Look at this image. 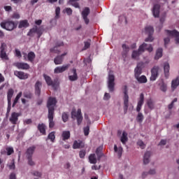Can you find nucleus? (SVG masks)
<instances>
[{
  "instance_id": "nucleus-17",
  "label": "nucleus",
  "mask_w": 179,
  "mask_h": 179,
  "mask_svg": "<svg viewBox=\"0 0 179 179\" xmlns=\"http://www.w3.org/2000/svg\"><path fill=\"white\" fill-rule=\"evenodd\" d=\"M144 99H145V96L143 94H141L138 101L137 108H136V111H138V113L141 111V108H142V106H143Z\"/></svg>"
},
{
  "instance_id": "nucleus-21",
  "label": "nucleus",
  "mask_w": 179,
  "mask_h": 179,
  "mask_svg": "<svg viewBox=\"0 0 179 179\" xmlns=\"http://www.w3.org/2000/svg\"><path fill=\"white\" fill-rule=\"evenodd\" d=\"M19 117H20V113L14 112L11 114V117H10V121L13 124H16V122H17V120H19Z\"/></svg>"
},
{
  "instance_id": "nucleus-46",
  "label": "nucleus",
  "mask_w": 179,
  "mask_h": 179,
  "mask_svg": "<svg viewBox=\"0 0 179 179\" xmlns=\"http://www.w3.org/2000/svg\"><path fill=\"white\" fill-rule=\"evenodd\" d=\"M33 176L35 177H38L39 178H41V176H43V173L38 171H35L32 173Z\"/></svg>"
},
{
  "instance_id": "nucleus-61",
  "label": "nucleus",
  "mask_w": 179,
  "mask_h": 179,
  "mask_svg": "<svg viewBox=\"0 0 179 179\" xmlns=\"http://www.w3.org/2000/svg\"><path fill=\"white\" fill-rule=\"evenodd\" d=\"M24 97H26L27 99H31V94L29 93V94H24Z\"/></svg>"
},
{
  "instance_id": "nucleus-22",
  "label": "nucleus",
  "mask_w": 179,
  "mask_h": 179,
  "mask_svg": "<svg viewBox=\"0 0 179 179\" xmlns=\"http://www.w3.org/2000/svg\"><path fill=\"white\" fill-rule=\"evenodd\" d=\"M15 66L18 68V69H30V66L27 63H15Z\"/></svg>"
},
{
  "instance_id": "nucleus-23",
  "label": "nucleus",
  "mask_w": 179,
  "mask_h": 179,
  "mask_svg": "<svg viewBox=\"0 0 179 179\" xmlns=\"http://www.w3.org/2000/svg\"><path fill=\"white\" fill-rule=\"evenodd\" d=\"M48 118L49 120V128H54L55 122H54V113H48Z\"/></svg>"
},
{
  "instance_id": "nucleus-7",
  "label": "nucleus",
  "mask_w": 179,
  "mask_h": 179,
  "mask_svg": "<svg viewBox=\"0 0 179 179\" xmlns=\"http://www.w3.org/2000/svg\"><path fill=\"white\" fill-rule=\"evenodd\" d=\"M43 77L48 86H52L53 89H57L58 87L59 83L57 81H52L51 77L47 76L46 74H44Z\"/></svg>"
},
{
  "instance_id": "nucleus-44",
  "label": "nucleus",
  "mask_w": 179,
  "mask_h": 179,
  "mask_svg": "<svg viewBox=\"0 0 179 179\" xmlns=\"http://www.w3.org/2000/svg\"><path fill=\"white\" fill-rule=\"evenodd\" d=\"M137 145L138 146H139L141 149H145V148H146V145H145V143H143V141L139 140L137 142Z\"/></svg>"
},
{
  "instance_id": "nucleus-52",
  "label": "nucleus",
  "mask_w": 179,
  "mask_h": 179,
  "mask_svg": "<svg viewBox=\"0 0 179 179\" xmlns=\"http://www.w3.org/2000/svg\"><path fill=\"white\" fill-rule=\"evenodd\" d=\"M90 40H89L87 42H85V46H84V50H87L90 47Z\"/></svg>"
},
{
  "instance_id": "nucleus-50",
  "label": "nucleus",
  "mask_w": 179,
  "mask_h": 179,
  "mask_svg": "<svg viewBox=\"0 0 179 179\" xmlns=\"http://www.w3.org/2000/svg\"><path fill=\"white\" fill-rule=\"evenodd\" d=\"M11 18L12 19H20V15H19V13H14L11 15Z\"/></svg>"
},
{
  "instance_id": "nucleus-10",
  "label": "nucleus",
  "mask_w": 179,
  "mask_h": 179,
  "mask_svg": "<svg viewBox=\"0 0 179 179\" xmlns=\"http://www.w3.org/2000/svg\"><path fill=\"white\" fill-rule=\"evenodd\" d=\"M154 30L153 27L150 26H148L145 27V34H148V38H145V41H153L154 38L153 36H152V34H153Z\"/></svg>"
},
{
  "instance_id": "nucleus-26",
  "label": "nucleus",
  "mask_w": 179,
  "mask_h": 179,
  "mask_svg": "<svg viewBox=\"0 0 179 179\" xmlns=\"http://www.w3.org/2000/svg\"><path fill=\"white\" fill-rule=\"evenodd\" d=\"M34 150H36V147L34 146L29 147L27 150V152H26L27 157H32L33 153H34Z\"/></svg>"
},
{
  "instance_id": "nucleus-54",
  "label": "nucleus",
  "mask_w": 179,
  "mask_h": 179,
  "mask_svg": "<svg viewBox=\"0 0 179 179\" xmlns=\"http://www.w3.org/2000/svg\"><path fill=\"white\" fill-rule=\"evenodd\" d=\"M79 156H80V159H84L85 156H86V152H85L83 150L80 151Z\"/></svg>"
},
{
  "instance_id": "nucleus-63",
  "label": "nucleus",
  "mask_w": 179,
  "mask_h": 179,
  "mask_svg": "<svg viewBox=\"0 0 179 179\" xmlns=\"http://www.w3.org/2000/svg\"><path fill=\"white\" fill-rule=\"evenodd\" d=\"M10 179H16V174L15 173H11L10 175Z\"/></svg>"
},
{
  "instance_id": "nucleus-8",
  "label": "nucleus",
  "mask_w": 179,
  "mask_h": 179,
  "mask_svg": "<svg viewBox=\"0 0 179 179\" xmlns=\"http://www.w3.org/2000/svg\"><path fill=\"white\" fill-rule=\"evenodd\" d=\"M81 15L85 24H89L90 20L87 18V16L90 15V8H89V7H85L82 11Z\"/></svg>"
},
{
  "instance_id": "nucleus-56",
  "label": "nucleus",
  "mask_w": 179,
  "mask_h": 179,
  "mask_svg": "<svg viewBox=\"0 0 179 179\" xmlns=\"http://www.w3.org/2000/svg\"><path fill=\"white\" fill-rule=\"evenodd\" d=\"M15 55L16 57H17L18 58L22 57V53L19 51V50L16 49L15 50Z\"/></svg>"
},
{
  "instance_id": "nucleus-1",
  "label": "nucleus",
  "mask_w": 179,
  "mask_h": 179,
  "mask_svg": "<svg viewBox=\"0 0 179 179\" xmlns=\"http://www.w3.org/2000/svg\"><path fill=\"white\" fill-rule=\"evenodd\" d=\"M145 50H147L148 52H152V51H153V47H152V45H149L148 47V44L143 43L139 47L138 51H133L131 54V58H133V59H138V58H139V55H141V54H142Z\"/></svg>"
},
{
  "instance_id": "nucleus-48",
  "label": "nucleus",
  "mask_w": 179,
  "mask_h": 179,
  "mask_svg": "<svg viewBox=\"0 0 179 179\" xmlns=\"http://www.w3.org/2000/svg\"><path fill=\"white\" fill-rule=\"evenodd\" d=\"M55 13H56L55 19H59V13H61V8L59 7L56 8Z\"/></svg>"
},
{
  "instance_id": "nucleus-32",
  "label": "nucleus",
  "mask_w": 179,
  "mask_h": 179,
  "mask_svg": "<svg viewBox=\"0 0 179 179\" xmlns=\"http://www.w3.org/2000/svg\"><path fill=\"white\" fill-rule=\"evenodd\" d=\"M89 161L91 164H96L97 163V159L96 158V155L94 154H91L89 156Z\"/></svg>"
},
{
  "instance_id": "nucleus-36",
  "label": "nucleus",
  "mask_w": 179,
  "mask_h": 179,
  "mask_svg": "<svg viewBox=\"0 0 179 179\" xmlns=\"http://www.w3.org/2000/svg\"><path fill=\"white\" fill-rule=\"evenodd\" d=\"M150 157V152H145L143 158V163L144 164H148L149 163L150 160L149 158Z\"/></svg>"
},
{
  "instance_id": "nucleus-14",
  "label": "nucleus",
  "mask_w": 179,
  "mask_h": 179,
  "mask_svg": "<svg viewBox=\"0 0 179 179\" xmlns=\"http://www.w3.org/2000/svg\"><path fill=\"white\" fill-rule=\"evenodd\" d=\"M71 66L69 64H66L62 66H57L55 69L54 72L55 73H62V72H65V71H67Z\"/></svg>"
},
{
  "instance_id": "nucleus-28",
  "label": "nucleus",
  "mask_w": 179,
  "mask_h": 179,
  "mask_svg": "<svg viewBox=\"0 0 179 179\" xmlns=\"http://www.w3.org/2000/svg\"><path fill=\"white\" fill-rule=\"evenodd\" d=\"M14 91L13 89H9L7 92V99H8V106H10V101L12 100V97L13 96Z\"/></svg>"
},
{
  "instance_id": "nucleus-62",
  "label": "nucleus",
  "mask_w": 179,
  "mask_h": 179,
  "mask_svg": "<svg viewBox=\"0 0 179 179\" xmlns=\"http://www.w3.org/2000/svg\"><path fill=\"white\" fill-rule=\"evenodd\" d=\"M71 168V164L69 162L66 163L64 165V169H70Z\"/></svg>"
},
{
  "instance_id": "nucleus-41",
  "label": "nucleus",
  "mask_w": 179,
  "mask_h": 179,
  "mask_svg": "<svg viewBox=\"0 0 179 179\" xmlns=\"http://www.w3.org/2000/svg\"><path fill=\"white\" fill-rule=\"evenodd\" d=\"M160 86V90H162V92H166L167 91V85L164 83H161L159 84Z\"/></svg>"
},
{
  "instance_id": "nucleus-39",
  "label": "nucleus",
  "mask_w": 179,
  "mask_h": 179,
  "mask_svg": "<svg viewBox=\"0 0 179 179\" xmlns=\"http://www.w3.org/2000/svg\"><path fill=\"white\" fill-rule=\"evenodd\" d=\"M20 97H22V92H19L17 94V95L16 96L14 102L13 103V107H15V106H16V104H17V102L19 101V99H20Z\"/></svg>"
},
{
  "instance_id": "nucleus-58",
  "label": "nucleus",
  "mask_w": 179,
  "mask_h": 179,
  "mask_svg": "<svg viewBox=\"0 0 179 179\" xmlns=\"http://www.w3.org/2000/svg\"><path fill=\"white\" fill-rule=\"evenodd\" d=\"M52 52H55L56 54H59V51L58 50V48L55 47L54 49H51Z\"/></svg>"
},
{
  "instance_id": "nucleus-2",
  "label": "nucleus",
  "mask_w": 179,
  "mask_h": 179,
  "mask_svg": "<svg viewBox=\"0 0 179 179\" xmlns=\"http://www.w3.org/2000/svg\"><path fill=\"white\" fill-rule=\"evenodd\" d=\"M0 25L2 29H5L8 31H12V30L16 29V24H15V22L10 20H6L1 22Z\"/></svg>"
},
{
  "instance_id": "nucleus-51",
  "label": "nucleus",
  "mask_w": 179,
  "mask_h": 179,
  "mask_svg": "<svg viewBox=\"0 0 179 179\" xmlns=\"http://www.w3.org/2000/svg\"><path fill=\"white\" fill-rule=\"evenodd\" d=\"M27 159H28V164H29V166H34L35 164L31 159V157H27Z\"/></svg>"
},
{
  "instance_id": "nucleus-15",
  "label": "nucleus",
  "mask_w": 179,
  "mask_h": 179,
  "mask_svg": "<svg viewBox=\"0 0 179 179\" xmlns=\"http://www.w3.org/2000/svg\"><path fill=\"white\" fill-rule=\"evenodd\" d=\"M14 75L17 76V78H19V79L25 80L29 78V74L26 73L23 71H15Z\"/></svg>"
},
{
  "instance_id": "nucleus-57",
  "label": "nucleus",
  "mask_w": 179,
  "mask_h": 179,
  "mask_svg": "<svg viewBox=\"0 0 179 179\" xmlns=\"http://www.w3.org/2000/svg\"><path fill=\"white\" fill-rule=\"evenodd\" d=\"M15 161H12V162H11V164L10 165H9V169H10V170H15Z\"/></svg>"
},
{
  "instance_id": "nucleus-9",
  "label": "nucleus",
  "mask_w": 179,
  "mask_h": 179,
  "mask_svg": "<svg viewBox=\"0 0 179 179\" xmlns=\"http://www.w3.org/2000/svg\"><path fill=\"white\" fill-rule=\"evenodd\" d=\"M115 80V78L114 75L109 74L108 76V87L110 92H114V86H115V83H114Z\"/></svg>"
},
{
  "instance_id": "nucleus-60",
  "label": "nucleus",
  "mask_w": 179,
  "mask_h": 179,
  "mask_svg": "<svg viewBox=\"0 0 179 179\" xmlns=\"http://www.w3.org/2000/svg\"><path fill=\"white\" fill-rule=\"evenodd\" d=\"M66 12L67 15H71L72 13V9H71V8H66Z\"/></svg>"
},
{
  "instance_id": "nucleus-29",
  "label": "nucleus",
  "mask_w": 179,
  "mask_h": 179,
  "mask_svg": "<svg viewBox=\"0 0 179 179\" xmlns=\"http://www.w3.org/2000/svg\"><path fill=\"white\" fill-rule=\"evenodd\" d=\"M26 27H29V22L27 20L20 21L18 28L23 29Z\"/></svg>"
},
{
  "instance_id": "nucleus-33",
  "label": "nucleus",
  "mask_w": 179,
  "mask_h": 179,
  "mask_svg": "<svg viewBox=\"0 0 179 179\" xmlns=\"http://www.w3.org/2000/svg\"><path fill=\"white\" fill-rule=\"evenodd\" d=\"M120 141H121L122 143H123L124 145H125V143H127V142L128 141V134H127V132L124 131L122 133Z\"/></svg>"
},
{
  "instance_id": "nucleus-35",
  "label": "nucleus",
  "mask_w": 179,
  "mask_h": 179,
  "mask_svg": "<svg viewBox=\"0 0 179 179\" xmlns=\"http://www.w3.org/2000/svg\"><path fill=\"white\" fill-rule=\"evenodd\" d=\"M122 50H123V53L122 56L123 57H127V54L129 52V47L127 45V44H123L122 45Z\"/></svg>"
},
{
  "instance_id": "nucleus-40",
  "label": "nucleus",
  "mask_w": 179,
  "mask_h": 179,
  "mask_svg": "<svg viewBox=\"0 0 179 179\" xmlns=\"http://www.w3.org/2000/svg\"><path fill=\"white\" fill-rule=\"evenodd\" d=\"M79 0H69V3L74 6V8H80L79 3L77 2Z\"/></svg>"
},
{
  "instance_id": "nucleus-64",
  "label": "nucleus",
  "mask_w": 179,
  "mask_h": 179,
  "mask_svg": "<svg viewBox=\"0 0 179 179\" xmlns=\"http://www.w3.org/2000/svg\"><path fill=\"white\" fill-rule=\"evenodd\" d=\"M166 140H162L159 143L160 146L166 145Z\"/></svg>"
},
{
  "instance_id": "nucleus-13",
  "label": "nucleus",
  "mask_w": 179,
  "mask_h": 179,
  "mask_svg": "<svg viewBox=\"0 0 179 179\" xmlns=\"http://www.w3.org/2000/svg\"><path fill=\"white\" fill-rule=\"evenodd\" d=\"M24 55V59L25 61H29V62H34V59H36V54L34 52H30L27 55L26 53H22Z\"/></svg>"
},
{
  "instance_id": "nucleus-31",
  "label": "nucleus",
  "mask_w": 179,
  "mask_h": 179,
  "mask_svg": "<svg viewBox=\"0 0 179 179\" xmlns=\"http://www.w3.org/2000/svg\"><path fill=\"white\" fill-rule=\"evenodd\" d=\"M164 71L166 78H169V72H170V64L169 63H165L164 66Z\"/></svg>"
},
{
  "instance_id": "nucleus-24",
  "label": "nucleus",
  "mask_w": 179,
  "mask_h": 179,
  "mask_svg": "<svg viewBox=\"0 0 179 179\" xmlns=\"http://www.w3.org/2000/svg\"><path fill=\"white\" fill-rule=\"evenodd\" d=\"M42 84L41 82L40 81H37L35 84V93L36 94H37V96H40L41 93V87Z\"/></svg>"
},
{
  "instance_id": "nucleus-3",
  "label": "nucleus",
  "mask_w": 179,
  "mask_h": 179,
  "mask_svg": "<svg viewBox=\"0 0 179 179\" xmlns=\"http://www.w3.org/2000/svg\"><path fill=\"white\" fill-rule=\"evenodd\" d=\"M57 105V99L54 97H50L48 100L47 107L48 108V113L54 114L55 106Z\"/></svg>"
},
{
  "instance_id": "nucleus-30",
  "label": "nucleus",
  "mask_w": 179,
  "mask_h": 179,
  "mask_svg": "<svg viewBox=\"0 0 179 179\" xmlns=\"http://www.w3.org/2000/svg\"><path fill=\"white\" fill-rule=\"evenodd\" d=\"M71 138V132L69 131H64L62 132V141H66Z\"/></svg>"
},
{
  "instance_id": "nucleus-34",
  "label": "nucleus",
  "mask_w": 179,
  "mask_h": 179,
  "mask_svg": "<svg viewBox=\"0 0 179 179\" xmlns=\"http://www.w3.org/2000/svg\"><path fill=\"white\" fill-rule=\"evenodd\" d=\"M136 79L139 83H146V82H148V78H146V76H138V77H136Z\"/></svg>"
},
{
  "instance_id": "nucleus-53",
  "label": "nucleus",
  "mask_w": 179,
  "mask_h": 179,
  "mask_svg": "<svg viewBox=\"0 0 179 179\" xmlns=\"http://www.w3.org/2000/svg\"><path fill=\"white\" fill-rule=\"evenodd\" d=\"M90 129V128L89 127V126L84 128V134H85V136H87V135H89Z\"/></svg>"
},
{
  "instance_id": "nucleus-42",
  "label": "nucleus",
  "mask_w": 179,
  "mask_h": 179,
  "mask_svg": "<svg viewBox=\"0 0 179 179\" xmlns=\"http://www.w3.org/2000/svg\"><path fill=\"white\" fill-rule=\"evenodd\" d=\"M6 152L8 156H10V155L13 154V152H15V151L13 150V148L7 147L6 148Z\"/></svg>"
},
{
  "instance_id": "nucleus-37",
  "label": "nucleus",
  "mask_w": 179,
  "mask_h": 179,
  "mask_svg": "<svg viewBox=\"0 0 179 179\" xmlns=\"http://www.w3.org/2000/svg\"><path fill=\"white\" fill-rule=\"evenodd\" d=\"M38 129L40 131L41 134L45 135V125L44 124H38Z\"/></svg>"
},
{
  "instance_id": "nucleus-25",
  "label": "nucleus",
  "mask_w": 179,
  "mask_h": 179,
  "mask_svg": "<svg viewBox=\"0 0 179 179\" xmlns=\"http://www.w3.org/2000/svg\"><path fill=\"white\" fill-rule=\"evenodd\" d=\"M85 146V143L82 141H75L73 145V149H80V148H83Z\"/></svg>"
},
{
  "instance_id": "nucleus-55",
  "label": "nucleus",
  "mask_w": 179,
  "mask_h": 179,
  "mask_svg": "<svg viewBox=\"0 0 179 179\" xmlns=\"http://www.w3.org/2000/svg\"><path fill=\"white\" fill-rule=\"evenodd\" d=\"M30 33H37V34H38V28H37V27H34L32 29L30 30Z\"/></svg>"
},
{
  "instance_id": "nucleus-47",
  "label": "nucleus",
  "mask_w": 179,
  "mask_h": 179,
  "mask_svg": "<svg viewBox=\"0 0 179 179\" xmlns=\"http://www.w3.org/2000/svg\"><path fill=\"white\" fill-rule=\"evenodd\" d=\"M48 139H50L52 142H54V140L55 139V132H51L48 135Z\"/></svg>"
},
{
  "instance_id": "nucleus-38",
  "label": "nucleus",
  "mask_w": 179,
  "mask_h": 179,
  "mask_svg": "<svg viewBox=\"0 0 179 179\" xmlns=\"http://www.w3.org/2000/svg\"><path fill=\"white\" fill-rule=\"evenodd\" d=\"M162 57H163V49L159 48L157 50L155 59H159V58H162Z\"/></svg>"
},
{
  "instance_id": "nucleus-18",
  "label": "nucleus",
  "mask_w": 179,
  "mask_h": 179,
  "mask_svg": "<svg viewBox=\"0 0 179 179\" xmlns=\"http://www.w3.org/2000/svg\"><path fill=\"white\" fill-rule=\"evenodd\" d=\"M159 72V66H155L151 71L150 80H156Z\"/></svg>"
},
{
  "instance_id": "nucleus-5",
  "label": "nucleus",
  "mask_w": 179,
  "mask_h": 179,
  "mask_svg": "<svg viewBox=\"0 0 179 179\" xmlns=\"http://www.w3.org/2000/svg\"><path fill=\"white\" fill-rule=\"evenodd\" d=\"M71 117L72 118H77L78 124V125H80L83 120V117H82V110L80 109H78L77 112L76 110H73L71 112Z\"/></svg>"
},
{
  "instance_id": "nucleus-11",
  "label": "nucleus",
  "mask_w": 179,
  "mask_h": 179,
  "mask_svg": "<svg viewBox=\"0 0 179 179\" xmlns=\"http://www.w3.org/2000/svg\"><path fill=\"white\" fill-rule=\"evenodd\" d=\"M166 34L169 37H174L176 38V44H179V32L176 30L169 31L166 30Z\"/></svg>"
},
{
  "instance_id": "nucleus-27",
  "label": "nucleus",
  "mask_w": 179,
  "mask_h": 179,
  "mask_svg": "<svg viewBox=\"0 0 179 179\" xmlns=\"http://www.w3.org/2000/svg\"><path fill=\"white\" fill-rule=\"evenodd\" d=\"M179 86V78H176V79L173 80L171 82V89L172 90H176L177 87Z\"/></svg>"
},
{
  "instance_id": "nucleus-19",
  "label": "nucleus",
  "mask_w": 179,
  "mask_h": 179,
  "mask_svg": "<svg viewBox=\"0 0 179 179\" xmlns=\"http://www.w3.org/2000/svg\"><path fill=\"white\" fill-rule=\"evenodd\" d=\"M69 80L73 82L74 80H78V74L76 73V69H73L70 71Z\"/></svg>"
},
{
  "instance_id": "nucleus-4",
  "label": "nucleus",
  "mask_w": 179,
  "mask_h": 179,
  "mask_svg": "<svg viewBox=\"0 0 179 179\" xmlns=\"http://www.w3.org/2000/svg\"><path fill=\"white\" fill-rule=\"evenodd\" d=\"M122 90L124 91V112L127 113V110H128V107H129V96H128V87H127V85L123 86Z\"/></svg>"
},
{
  "instance_id": "nucleus-45",
  "label": "nucleus",
  "mask_w": 179,
  "mask_h": 179,
  "mask_svg": "<svg viewBox=\"0 0 179 179\" xmlns=\"http://www.w3.org/2000/svg\"><path fill=\"white\" fill-rule=\"evenodd\" d=\"M136 120L138 122H142L143 121V115L141 113H138Z\"/></svg>"
},
{
  "instance_id": "nucleus-20",
  "label": "nucleus",
  "mask_w": 179,
  "mask_h": 179,
  "mask_svg": "<svg viewBox=\"0 0 179 179\" xmlns=\"http://www.w3.org/2000/svg\"><path fill=\"white\" fill-rule=\"evenodd\" d=\"M66 52L62 54L60 56H57V57L55 58L54 59V62L55 64V65H61V64H62V62L64 61V57H65V55H66Z\"/></svg>"
},
{
  "instance_id": "nucleus-59",
  "label": "nucleus",
  "mask_w": 179,
  "mask_h": 179,
  "mask_svg": "<svg viewBox=\"0 0 179 179\" xmlns=\"http://www.w3.org/2000/svg\"><path fill=\"white\" fill-rule=\"evenodd\" d=\"M110 96L108 93H105L103 100H109Z\"/></svg>"
},
{
  "instance_id": "nucleus-49",
  "label": "nucleus",
  "mask_w": 179,
  "mask_h": 179,
  "mask_svg": "<svg viewBox=\"0 0 179 179\" xmlns=\"http://www.w3.org/2000/svg\"><path fill=\"white\" fill-rule=\"evenodd\" d=\"M68 119H69L68 114L66 113H64L62 114V120L64 121V122H66V121H68Z\"/></svg>"
},
{
  "instance_id": "nucleus-12",
  "label": "nucleus",
  "mask_w": 179,
  "mask_h": 179,
  "mask_svg": "<svg viewBox=\"0 0 179 179\" xmlns=\"http://www.w3.org/2000/svg\"><path fill=\"white\" fill-rule=\"evenodd\" d=\"M145 68V63L140 62L137 64L136 68L134 70L135 72V78H138L141 76V73H142V69Z\"/></svg>"
},
{
  "instance_id": "nucleus-6",
  "label": "nucleus",
  "mask_w": 179,
  "mask_h": 179,
  "mask_svg": "<svg viewBox=\"0 0 179 179\" xmlns=\"http://www.w3.org/2000/svg\"><path fill=\"white\" fill-rule=\"evenodd\" d=\"M0 58L3 59V61H8L9 57H8V55L6 54V43H2L0 47Z\"/></svg>"
},
{
  "instance_id": "nucleus-43",
  "label": "nucleus",
  "mask_w": 179,
  "mask_h": 179,
  "mask_svg": "<svg viewBox=\"0 0 179 179\" xmlns=\"http://www.w3.org/2000/svg\"><path fill=\"white\" fill-rule=\"evenodd\" d=\"M148 106L150 108V110H153V108H155V103H153V101H152V99L148 101Z\"/></svg>"
},
{
  "instance_id": "nucleus-16",
  "label": "nucleus",
  "mask_w": 179,
  "mask_h": 179,
  "mask_svg": "<svg viewBox=\"0 0 179 179\" xmlns=\"http://www.w3.org/2000/svg\"><path fill=\"white\" fill-rule=\"evenodd\" d=\"M152 15L155 17H159V15H160V5L155 4L152 8Z\"/></svg>"
}]
</instances>
